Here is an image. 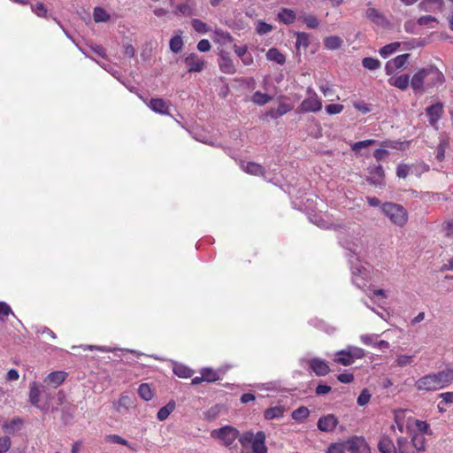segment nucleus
Listing matches in <instances>:
<instances>
[{
    "mask_svg": "<svg viewBox=\"0 0 453 453\" xmlns=\"http://www.w3.org/2000/svg\"><path fill=\"white\" fill-rule=\"evenodd\" d=\"M189 73H200L205 66V60L196 53H190L184 59Z\"/></svg>",
    "mask_w": 453,
    "mask_h": 453,
    "instance_id": "nucleus-11",
    "label": "nucleus"
},
{
    "mask_svg": "<svg viewBox=\"0 0 453 453\" xmlns=\"http://www.w3.org/2000/svg\"><path fill=\"white\" fill-rule=\"evenodd\" d=\"M134 404V397L129 394L123 393L119 396V400L114 403V407L118 412H121L122 410H127Z\"/></svg>",
    "mask_w": 453,
    "mask_h": 453,
    "instance_id": "nucleus-17",
    "label": "nucleus"
},
{
    "mask_svg": "<svg viewBox=\"0 0 453 453\" xmlns=\"http://www.w3.org/2000/svg\"><path fill=\"white\" fill-rule=\"evenodd\" d=\"M300 19L306 25L308 28L314 29L317 28L319 25V19L313 15H303L300 17Z\"/></svg>",
    "mask_w": 453,
    "mask_h": 453,
    "instance_id": "nucleus-46",
    "label": "nucleus"
},
{
    "mask_svg": "<svg viewBox=\"0 0 453 453\" xmlns=\"http://www.w3.org/2000/svg\"><path fill=\"white\" fill-rule=\"evenodd\" d=\"M265 438V434L262 431L243 433L239 437L242 453H267Z\"/></svg>",
    "mask_w": 453,
    "mask_h": 453,
    "instance_id": "nucleus-4",
    "label": "nucleus"
},
{
    "mask_svg": "<svg viewBox=\"0 0 453 453\" xmlns=\"http://www.w3.org/2000/svg\"><path fill=\"white\" fill-rule=\"evenodd\" d=\"M171 5L176 9V14L190 16L196 7L195 0H171Z\"/></svg>",
    "mask_w": 453,
    "mask_h": 453,
    "instance_id": "nucleus-12",
    "label": "nucleus"
},
{
    "mask_svg": "<svg viewBox=\"0 0 453 453\" xmlns=\"http://www.w3.org/2000/svg\"><path fill=\"white\" fill-rule=\"evenodd\" d=\"M379 334H362L360 336L361 342L365 345H370L375 347V342L378 341Z\"/></svg>",
    "mask_w": 453,
    "mask_h": 453,
    "instance_id": "nucleus-52",
    "label": "nucleus"
},
{
    "mask_svg": "<svg viewBox=\"0 0 453 453\" xmlns=\"http://www.w3.org/2000/svg\"><path fill=\"white\" fill-rule=\"evenodd\" d=\"M41 389L40 386L36 382L30 383L29 386V402L35 405L38 406L40 402Z\"/></svg>",
    "mask_w": 453,
    "mask_h": 453,
    "instance_id": "nucleus-33",
    "label": "nucleus"
},
{
    "mask_svg": "<svg viewBox=\"0 0 453 453\" xmlns=\"http://www.w3.org/2000/svg\"><path fill=\"white\" fill-rule=\"evenodd\" d=\"M273 30V26L264 22L262 20H258L256 22V31L258 35H263L270 33Z\"/></svg>",
    "mask_w": 453,
    "mask_h": 453,
    "instance_id": "nucleus-49",
    "label": "nucleus"
},
{
    "mask_svg": "<svg viewBox=\"0 0 453 453\" xmlns=\"http://www.w3.org/2000/svg\"><path fill=\"white\" fill-rule=\"evenodd\" d=\"M338 424L337 418L333 414L321 417L318 420V428L323 432H332Z\"/></svg>",
    "mask_w": 453,
    "mask_h": 453,
    "instance_id": "nucleus-15",
    "label": "nucleus"
},
{
    "mask_svg": "<svg viewBox=\"0 0 453 453\" xmlns=\"http://www.w3.org/2000/svg\"><path fill=\"white\" fill-rule=\"evenodd\" d=\"M105 440L107 442L122 444V445L130 447L129 442L126 439L122 438L121 436H119L118 434H109L105 437Z\"/></svg>",
    "mask_w": 453,
    "mask_h": 453,
    "instance_id": "nucleus-50",
    "label": "nucleus"
},
{
    "mask_svg": "<svg viewBox=\"0 0 453 453\" xmlns=\"http://www.w3.org/2000/svg\"><path fill=\"white\" fill-rule=\"evenodd\" d=\"M309 366L317 376H325L330 372L327 363L319 357L310 359Z\"/></svg>",
    "mask_w": 453,
    "mask_h": 453,
    "instance_id": "nucleus-14",
    "label": "nucleus"
},
{
    "mask_svg": "<svg viewBox=\"0 0 453 453\" xmlns=\"http://www.w3.org/2000/svg\"><path fill=\"white\" fill-rule=\"evenodd\" d=\"M443 231L445 232V235L448 237L453 238V215L452 218L447 219L443 223Z\"/></svg>",
    "mask_w": 453,
    "mask_h": 453,
    "instance_id": "nucleus-55",
    "label": "nucleus"
},
{
    "mask_svg": "<svg viewBox=\"0 0 453 453\" xmlns=\"http://www.w3.org/2000/svg\"><path fill=\"white\" fill-rule=\"evenodd\" d=\"M370 181L376 185V186H381L383 184V178H384V171L381 165L374 166L370 171Z\"/></svg>",
    "mask_w": 453,
    "mask_h": 453,
    "instance_id": "nucleus-25",
    "label": "nucleus"
},
{
    "mask_svg": "<svg viewBox=\"0 0 453 453\" xmlns=\"http://www.w3.org/2000/svg\"><path fill=\"white\" fill-rule=\"evenodd\" d=\"M415 361V355L398 354L395 358V365L400 368L411 366Z\"/></svg>",
    "mask_w": 453,
    "mask_h": 453,
    "instance_id": "nucleus-27",
    "label": "nucleus"
},
{
    "mask_svg": "<svg viewBox=\"0 0 453 453\" xmlns=\"http://www.w3.org/2000/svg\"><path fill=\"white\" fill-rule=\"evenodd\" d=\"M241 167L244 172L248 173L253 175H263L265 176V179H267L265 172L264 171L263 167L258 164H256L254 162H243L242 163Z\"/></svg>",
    "mask_w": 453,
    "mask_h": 453,
    "instance_id": "nucleus-23",
    "label": "nucleus"
},
{
    "mask_svg": "<svg viewBox=\"0 0 453 453\" xmlns=\"http://www.w3.org/2000/svg\"><path fill=\"white\" fill-rule=\"evenodd\" d=\"M211 436L222 441L225 446L229 447L240 437V434L236 428L231 426H225L219 429L212 430Z\"/></svg>",
    "mask_w": 453,
    "mask_h": 453,
    "instance_id": "nucleus-8",
    "label": "nucleus"
},
{
    "mask_svg": "<svg viewBox=\"0 0 453 453\" xmlns=\"http://www.w3.org/2000/svg\"><path fill=\"white\" fill-rule=\"evenodd\" d=\"M399 46H400V42H392L388 45H385L384 47H382L380 50V55L382 58H387L388 57L392 55L394 52H395L397 50V49L399 48Z\"/></svg>",
    "mask_w": 453,
    "mask_h": 453,
    "instance_id": "nucleus-42",
    "label": "nucleus"
},
{
    "mask_svg": "<svg viewBox=\"0 0 453 453\" xmlns=\"http://www.w3.org/2000/svg\"><path fill=\"white\" fill-rule=\"evenodd\" d=\"M226 370H212L211 368H203L201 371V375L203 376L204 381L207 382H214L219 380L222 375L225 373Z\"/></svg>",
    "mask_w": 453,
    "mask_h": 453,
    "instance_id": "nucleus-22",
    "label": "nucleus"
},
{
    "mask_svg": "<svg viewBox=\"0 0 453 453\" xmlns=\"http://www.w3.org/2000/svg\"><path fill=\"white\" fill-rule=\"evenodd\" d=\"M409 54H402L387 62L385 70L388 75L392 74L397 69L403 67L409 58Z\"/></svg>",
    "mask_w": 453,
    "mask_h": 453,
    "instance_id": "nucleus-13",
    "label": "nucleus"
},
{
    "mask_svg": "<svg viewBox=\"0 0 453 453\" xmlns=\"http://www.w3.org/2000/svg\"><path fill=\"white\" fill-rule=\"evenodd\" d=\"M278 19L286 25H289L295 22L296 14L295 11L288 8H283L278 13Z\"/></svg>",
    "mask_w": 453,
    "mask_h": 453,
    "instance_id": "nucleus-30",
    "label": "nucleus"
},
{
    "mask_svg": "<svg viewBox=\"0 0 453 453\" xmlns=\"http://www.w3.org/2000/svg\"><path fill=\"white\" fill-rule=\"evenodd\" d=\"M366 17L369 20L380 27H385L388 23L383 14L374 8H368L366 10Z\"/></svg>",
    "mask_w": 453,
    "mask_h": 453,
    "instance_id": "nucleus-21",
    "label": "nucleus"
},
{
    "mask_svg": "<svg viewBox=\"0 0 453 453\" xmlns=\"http://www.w3.org/2000/svg\"><path fill=\"white\" fill-rule=\"evenodd\" d=\"M326 49L334 50L339 49L342 44V40L336 35L326 37L324 41Z\"/></svg>",
    "mask_w": 453,
    "mask_h": 453,
    "instance_id": "nucleus-38",
    "label": "nucleus"
},
{
    "mask_svg": "<svg viewBox=\"0 0 453 453\" xmlns=\"http://www.w3.org/2000/svg\"><path fill=\"white\" fill-rule=\"evenodd\" d=\"M173 372L180 378H189L192 376L193 372L190 368L182 365H175L173 367Z\"/></svg>",
    "mask_w": 453,
    "mask_h": 453,
    "instance_id": "nucleus-44",
    "label": "nucleus"
},
{
    "mask_svg": "<svg viewBox=\"0 0 453 453\" xmlns=\"http://www.w3.org/2000/svg\"><path fill=\"white\" fill-rule=\"evenodd\" d=\"M444 82L443 73L434 66H428L417 71L411 80V86L415 92H424L438 88Z\"/></svg>",
    "mask_w": 453,
    "mask_h": 453,
    "instance_id": "nucleus-1",
    "label": "nucleus"
},
{
    "mask_svg": "<svg viewBox=\"0 0 453 453\" xmlns=\"http://www.w3.org/2000/svg\"><path fill=\"white\" fill-rule=\"evenodd\" d=\"M453 382V369L446 368L437 372L426 374L415 381V388L418 391H438L447 388Z\"/></svg>",
    "mask_w": 453,
    "mask_h": 453,
    "instance_id": "nucleus-2",
    "label": "nucleus"
},
{
    "mask_svg": "<svg viewBox=\"0 0 453 453\" xmlns=\"http://www.w3.org/2000/svg\"><path fill=\"white\" fill-rule=\"evenodd\" d=\"M390 85L396 87L399 89L404 90L411 84V81L408 75H400L395 78H391L388 80Z\"/></svg>",
    "mask_w": 453,
    "mask_h": 453,
    "instance_id": "nucleus-31",
    "label": "nucleus"
},
{
    "mask_svg": "<svg viewBox=\"0 0 453 453\" xmlns=\"http://www.w3.org/2000/svg\"><path fill=\"white\" fill-rule=\"evenodd\" d=\"M425 450V437L422 434H414L411 440L399 437L396 440L395 453H421Z\"/></svg>",
    "mask_w": 453,
    "mask_h": 453,
    "instance_id": "nucleus-5",
    "label": "nucleus"
},
{
    "mask_svg": "<svg viewBox=\"0 0 453 453\" xmlns=\"http://www.w3.org/2000/svg\"><path fill=\"white\" fill-rule=\"evenodd\" d=\"M362 65L368 70H376L380 67V62L378 59L372 58H365L362 60Z\"/></svg>",
    "mask_w": 453,
    "mask_h": 453,
    "instance_id": "nucleus-48",
    "label": "nucleus"
},
{
    "mask_svg": "<svg viewBox=\"0 0 453 453\" xmlns=\"http://www.w3.org/2000/svg\"><path fill=\"white\" fill-rule=\"evenodd\" d=\"M175 409V403L173 402L168 403L165 406L162 407L157 412V418L160 421L165 420L169 415Z\"/></svg>",
    "mask_w": 453,
    "mask_h": 453,
    "instance_id": "nucleus-40",
    "label": "nucleus"
},
{
    "mask_svg": "<svg viewBox=\"0 0 453 453\" xmlns=\"http://www.w3.org/2000/svg\"><path fill=\"white\" fill-rule=\"evenodd\" d=\"M32 11L38 16V17H46L47 14V9L45 5L42 3H38L35 5L32 6Z\"/></svg>",
    "mask_w": 453,
    "mask_h": 453,
    "instance_id": "nucleus-56",
    "label": "nucleus"
},
{
    "mask_svg": "<svg viewBox=\"0 0 453 453\" xmlns=\"http://www.w3.org/2000/svg\"><path fill=\"white\" fill-rule=\"evenodd\" d=\"M383 213L390 221L399 226H403L408 220L406 210L400 204L386 203L381 207Z\"/></svg>",
    "mask_w": 453,
    "mask_h": 453,
    "instance_id": "nucleus-6",
    "label": "nucleus"
},
{
    "mask_svg": "<svg viewBox=\"0 0 453 453\" xmlns=\"http://www.w3.org/2000/svg\"><path fill=\"white\" fill-rule=\"evenodd\" d=\"M443 4V0H423L419 3L418 8L423 12H432L441 10Z\"/></svg>",
    "mask_w": 453,
    "mask_h": 453,
    "instance_id": "nucleus-20",
    "label": "nucleus"
},
{
    "mask_svg": "<svg viewBox=\"0 0 453 453\" xmlns=\"http://www.w3.org/2000/svg\"><path fill=\"white\" fill-rule=\"evenodd\" d=\"M197 50L201 52H207L211 50V43L208 40L203 39L197 43Z\"/></svg>",
    "mask_w": 453,
    "mask_h": 453,
    "instance_id": "nucleus-62",
    "label": "nucleus"
},
{
    "mask_svg": "<svg viewBox=\"0 0 453 453\" xmlns=\"http://www.w3.org/2000/svg\"><path fill=\"white\" fill-rule=\"evenodd\" d=\"M183 44V32L180 29L174 31V34L169 42L170 50L173 53H178L181 50Z\"/></svg>",
    "mask_w": 453,
    "mask_h": 453,
    "instance_id": "nucleus-19",
    "label": "nucleus"
},
{
    "mask_svg": "<svg viewBox=\"0 0 453 453\" xmlns=\"http://www.w3.org/2000/svg\"><path fill=\"white\" fill-rule=\"evenodd\" d=\"M311 221L321 228H330L332 225L321 216L314 215L311 217Z\"/></svg>",
    "mask_w": 453,
    "mask_h": 453,
    "instance_id": "nucleus-53",
    "label": "nucleus"
},
{
    "mask_svg": "<svg viewBox=\"0 0 453 453\" xmlns=\"http://www.w3.org/2000/svg\"><path fill=\"white\" fill-rule=\"evenodd\" d=\"M292 110V105L286 103H280L276 110H271L268 115L273 119H277Z\"/></svg>",
    "mask_w": 453,
    "mask_h": 453,
    "instance_id": "nucleus-36",
    "label": "nucleus"
},
{
    "mask_svg": "<svg viewBox=\"0 0 453 453\" xmlns=\"http://www.w3.org/2000/svg\"><path fill=\"white\" fill-rule=\"evenodd\" d=\"M191 24H192V27L197 33L205 34L210 31V28L207 26V24H205L204 22H203L202 20H200L198 19H192Z\"/></svg>",
    "mask_w": 453,
    "mask_h": 453,
    "instance_id": "nucleus-47",
    "label": "nucleus"
},
{
    "mask_svg": "<svg viewBox=\"0 0 453 453\" xmlns=\"http://www.w3.org/2000/svg\"><path fill=\"white\" fill-rule=\"evenodd\" d=\"M81 348L84 349V350H93V349H97L99 351H102V352H113L114 349H111V348H109V347H104V346H94V345H83L81 346Z\"/></svg>",
    "mask_w": 453,
    "mask_h": 453,
    "instance_id": "nucleus-60",
    "label": "nucleus"
},
{
    "mask_svg": "<svg viewBox=\"0 0 453 453\" xmlns=\"http://www.w3.org/2000/svg\"><path fill=\"white\" fill-rule=\"evenodd\" d=\"M381 145L384 148L378 149L373 152V157L379 161L382 160L388 154V150L385 148H396V142L386 141L383 142Z\"/></svg>",
    "mask_w": 453,
    "mask_h": 453,
    "instance_id": "nucleus-35",
    "label": "nucleus"
},
{
    "mask_svg": "<svg viewBox=\"0 0 453 453\" xmlns=\"http://www.w3.org/2000/svg\"><path fill=\"white\" fill-rule=\"evenodd\" d=\"M365 357V350L358 347L349 346L346 349L338 351L334 358L337 364L344 366L353 364L355 359H359Z\"/></svg>",
    "mask_w": 453,
    "mask_h": 453,
    "instance_id": "nucleus-7",
    "label": "nucleus"
},
{
    "mask_svg": "<svg viewBox=\"0 0 453 453\" xmlns=\"http://www.w3.org/2000/svg\"><path fill=\"white\" fill-rule=\"evenodd\" d=\"M148 106L157 113L169 114V104L162 98H152L149 102Z\"/></svg>",
    "mask_w": 453,
    "mask_h": 453,
    "instance_id": "nucleus-16",
    "label": "nucleus"
},
{
    "mask_svg": "<svg viewBox=\"0 0 453 453\" xmlns=\"http://www.w3.org/2000/svg\"><path fill=\"white\" fill-rule=\"evenodd\" d=\"M138 394L141 396V398H142L145 401H150L153 397V392L150 387L146 383L142 384L139 387Z\"/></svg>",
    "mask_w": 453,
    "mask_h": 453,
    "instance_id": "nucleus-45",
    "label": "nucleus"
},
{
    "mask_svg": "<svg viewBox=\"0 0 453 453\" xmlns=\"http://www.w3.org/2000/svg\"><path fill=\"white\" fill-rule=\"evenodd\" d=\"M254 104L258 105H264L272 100V97L267 94L262 93L260 91H256L251 98Z\"/></svg>",
    "mask_w": 453,
    "mask_h": 453,
    "instance_id": "nucleus-43",
    "label": "nucleus"
},
{
    "mask_svg": "<svg viewBox=\"0 0 453 453\" xmlns=\"http://www.w3.org/2000/svg\"><path fill=\"white\" fill-rule=\"evenodd\" d=\"M365 443L366 441L364 438L353 437L346 441V447L350 453H358Z\"/></svg>",
    "mask_w": 453,
    "mask_h": 453,
    "instance_id": "nucleus-28",
    "label": "nucleus"
},
{
    "mask_svg": "<svg viewBox=\"0 0 453 453\" xmlns=\"http://www.w3.org/2000/svg\"><path fill=\"white\" fill-rule=\"evenodd\" d=\"M426 112L430 124L434 126L442 115L443 105L441 103L434 104L427 108Z\"/></svg>",
    "mask_w": 453,
    "mask_h": 453,
    "instance_id": "nucleus-18",
    "label": "nucleus"
},
{
    "mask_svg": "<svg viewBox=\"0 0 453 453\" xmlns=\"http://www.w3.org/2000/svg\"><path fill=\"white\" fill-rule=\"evenodd\" d=\"M266 59L279 65H283L286 61L285 56L276 48H271L266 52Z\"/></svg>",
    "mask_w": 453,
    "mask_h": 453,
    "instance_id": "nucleus-32",
    "label": "nucleus"
},
{
    "mask_svg": "<svg viewBox=\"0 0 453 453\" xmlns=\"http://www.w3.org/2000/svg\"><path fill=\"white\" fill-rule=\"evenodd\" d=\"M65 378L66 373L65 372H53L48 374V376L45 379V382H47L50 385H52L54 388H57L65 381Z\"/></svg>",
    "mask_w": 453,
    "mask_h": 453,
    "instance_id": "nucleus-24",
    "label": "nucleus"
},
{
    "mask_svg": "<svg viewBox=\"0 0 453 453\" xmlns=\"http://www.w3.org/2000/svg\"><path fill=\"white\" fill-rule=\"evenodd\" d=\"M219 65L220 70L225 73L233 74L236 72L233 60L226 55L221 56Z\"/></svg>",
    "mask_w": 453,
    "mask_h": 453,
    "instance_id": "nucleus-26",
    "label": "nucleus"
},
{
    "mask_svg": "<svg viewBox=\"0 0 453 453\" xmlns=\"http://www.w3.org/2000/svg\"><path fill=\"white\" fill-rule=\"evenodd\" d=\"M342 228L346 232V237L342 240V245L355 254L365 251L368 247V239L365 235V229L358 224L348 223Z\"/></svg>",
    "mask_w": 453,
    "mask_h": 453,
    "instance_id": "nucleus-3",
    "label": "nucleus"
},
{
    "mask_svg": "<svg viewBox=\"0 0 453 453\" xmlns=\"http://www.w3.org/2000/svg\"><path fill=\"white\" fill-rule=\"evenodd\" d=\"M410 171V166L407 165H399L396 169V175L399 178H406Z\"/></svg>",
    "mask_w": 453,
    "mask_h": 453,
    "instance_id": "nucleus-61",
    "label": "nucleus"
},
{
    "mask_svg": "<svg viewBox=\"0 0 453 453\" xmlns=\"http://www.w3.org/2000/svg\"><path fill=\"white\" fill-rule=\"evenodd\" d=\"M309 414V409L307 407L301 406L292 412L291 417L296 421L303 422L304 419L308 418Z\"/></svg>",
    "mask_w": 453,
    "mask_h": 453,
    "instance_id": "nucleus-39",
    "label": "nucleus"
},
{
    "mask_svg": "<svg viewBox=\"0 0 453 453\" xmlns=\"http://www.w3.org/2000/svg\"><path fill=\"white\" fill-rule=\"evenodd\" d=\"M432 22H436V19L430 15L422 16L418 19V23L420 26L430 25Z\"/></svg>",
    "mask_w": 453,
    "mask_h": 453,
    "instance_id": "nucleus-63",
    "label": "nucleus"
},
{
    "mask_svg": "<svg viewBox=\"0 0 453 453\" xmlns=\"http://www.w3.org/2000/svg\"><path fill=\"white\" fill-rule=\"evenodd\" d=\"M370 280V271L364 265L352 267V281L359 288L365 290Z\"/></svg>",
    "mask_w": 453,
    "mask_h": 453,
    "instance_id": "nucleus-9",
    "label": "nucleus"
},
{
    "mask_svg": "<svg viewBox=\"0 0 453 453\" xmlns=\"http://www.w3.org/2000/svg\"><path fill=\"white\" fill-rule=\"evenodd\" d=\"M93 17L94 20L97 23L106 22L110 19V15L108 14V12L101 7H96L94 9Z\"/></svg>",
    "mask_w": 453,
    "mask_h": 453,
    "instance_id": "nucleus-41",
    "label": "nucleus"
},
{
    "mask_svg": "<svg viewBox=\"0 0 453 453\" xmlns=\"http://www.w3.org/2000/svg\"><path fill=\"white\" fill-rule=\"evenodd\" d=\"M375 142H376V141L375 140H372V139L357 142H355V143H353L351 145V149L354 151H359L362 149H365V148H367V147H369L371 145L375 144Z\"/></svg>",
    "mask_w": 453,
    "mask_h": 453,
    "instance_id": "nucleus-51",
    "label": "nucleus"
},
{
    "mask_svg": "<svg viewBox=\"0 0 453 453\" xmlns=\"http://www.w3.org/2000/svg\"><path fill=\"white\" fill-rule=\"evenodd\" d=\"M285 412V408L281 405L273 406L268 408L264 412V417L267 420H272L274 418H280L283 417Z\"/></svg>",
    "mask_w": 453,
    "mask_h": 453,
    "instance_id": "nucleus-29",
    "label": "nucleus"
},
{
    "mask_svg": "<svg viewBox=\"0 0 453 453\" xmlns=\"http://www.w3.org/2000/svg\"><path fill=\"white\" fill-rule=\"evenodd\" d=\"M342 104H332L326 106V111L329 115L339 114L343 111Z\"/></svg>",
    "mask_w": 453,
    "mask_h": 453,
    "instance_id": "nucleus-54",
    "label": "nucleus"
},
{
    "mask_svg": "<svg viewBox=\"0 0 453 453\" xmlns=\"http://www.w3.org/2000/svg\"><path fill=\"white\" fill-rule=\"evenodd\" d=\"M212 40L220 44H227L232 42V36L228 32L217 29L214 31Z\"/></svg>",
    "mask_w": 453,
    "mask_h": 453,
    "instance_id": "nucleus-34",
    "label": "nucleus"
},
{
    "mask_svg": "<svg viewBox=\"0 0 453 453\" xmlns=\"http://www.w3.org/2000/svg\"><path fill=\"white\" fill-rule=\"evenodd\" d=\"M11 448V440L8 436L0 437V453L7 452Z\"/></svg>",
    "mask_w": 453,
    "mask_h": 453,
    "instance_id": "nucleus-59",
    "label": "nucleus"
},
{
    "mask_svg": "<svg viewBox=\"0 0 453 453\" xmlns=\"http://www.w3.org/2000/svg\"><path fill=\"white\" fill-rule=\"evenodd\" d=\"M395 445L388 437H383L378 443V449L381 453H395Z\"/></svg>",
    "mask_w": 453,
    "mask_h": 453,
    "instance_id": "nucleus-37",
    "label": "nucleus"
},
{
    "mask_svg": "<svg viewBox=\"0 0 453 453\" xmlns=\"http://www.w3.org/2000/svg\"><path fill=\"white\" fill-rule=\"evenodd\" d=\"M370 398H371V395L368 392V390L367 389H364L361 392V394L359 395V396L357 397V403H358V405H360V406L365 405L366 403H369Z\"/></svg>",
    "mask_w": 453,
    "mask_h": 453,
    "instance_id": "nucleus-58",
    "label": "nucleus"
},
{
    "mask_svg": "<svg viewBox=\"0 0 453 453\" xmlns=\"http://www.w3.org/2000/svg\"><path fill=\"white\" fill-rule=\"evenodd\" d=\"M345 447L342 443H332L327 448L326 453H344Z\"/></svg>",
    "mask_w": 453,
    "mask_h": 453,
    "instance_id": "nucleus-57",
    "label": "nucleus"
},
{
    "mask_svg": "<svg viewBox=\"0 0 453 453\" xmlns=\"http://www.w3.org/2000/svg\"><path fill=\"white\" fill-rule=\"evenodd\" d=\"M338 380L342 383H350L354 380V376L352 373H341L337 377Z\"/></svg>",
    "mask_w": 453,
    "mask_h": 453,
    "instance_id": "nucleus-64",
    "label": "nucleus"
},
{
    "mask_svg": "<svg viewBox=\"0 0 453 453\" xmlns=\"http://www.w3.org/2000/svg\"><path fill=\"white\" fill-rule=\"evenodd\" d=\"M322 109V101L319 97H305L297 107L300 113L318 112Z\"/></svg>",
    "mask_w": 453,
    "mask_h": 453,
    "instance_id": "nucleus-10",
    "label": "nucleus"
}]
</instances>
